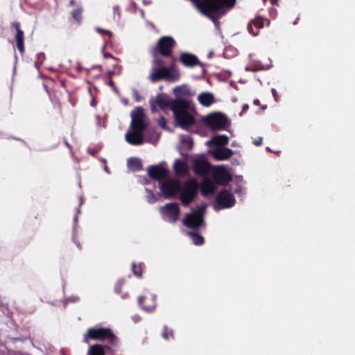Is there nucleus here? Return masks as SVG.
I'll use <instances>...</instances> for the list:
<instances>
[{
	"instance_id": "6ab92c4d",
	"label": "nucleus",
	"mask_w": 355,
	"mask_h": 355,
	"mask_svg": "<svg viewBox=\"0 0 355 355\" xmlns=\"http://www.w3.org/2000/svg\"><path fill=\"white\" fill-rule=\"evenodd\" d=\"M214 180L220 185L225 186L232 181V178L230 173L225 169H220L214 173Z\"/></svg>"
},
{
	"instance_id": "423d86ee",
	"label": "nucleus",
	"mask_w": 355,
	"mask_h": 355,
	"mask_svg": "<svg viewBox=\"0 0 355 355\" xmlns=\"http://www.w3.org/2000/svg\"><path fill=\"white\" fill-rule=\"evenodd\" d=\"M205 212V206H199L192 213L187 214L184 220L183 224L189 227L198 229L204 224L203 216Z\"/></svg>"
},
{
	"instance_id": "052dcab7",
	"label": "nucleus",
	"mask_w": 355,
	"mask_h": 355,
	"mask_svg": "<svg viewBox=\"0 0 355 355\" xmlns=\"http://www.w3.org/2000/svg\"><path fill=\"white\" fill-rule=\"evenodd\" d=\"M105 33L109 34V35H111V33L110 31H105Z\"/></svg>"
},
{
	"instance_id": "c03bdc74",
	"label": "nucleus",
	"mask_w": 355,
	"mask_h": 355,
	"mask_svg": "<svg viewBox=\"0 0 355 355\" xmlns=\"http://www.w3.org/2000/svg\"><path fill=\"white\" fill-rule=\"evenodd\" d=\"M271 91H272V95H273V96H274L275 99L276 101H277V92H276V90H275V89H272V90H271Z\"/></svg>"
},
{
	"instance_id": "ddd939ff",
	"label": "nucleus",
	"mask_w": 355,
	"mask_h": 355,
	"mask_svg": "<svg viewBox=\"0 0 355 355\" xmlns=\"http://www.w3.org/2000/svg\"><path fill=\"white\" fill-rule=\"evenodd\" d=\"M192 168L196 175L205 176L211 169V164L204 157L197 158L193 161Z\"/></svg>"
},
{
	"instance_id": "b1692460",
	"label": "nucleus",
	"mask_w": 355,
	"mask_h": 355,
	"mask_svg": "<svg viewBox=\"0 0 355 355\" xmlns=\"http://www.w3.org/2000/svg\"><path fill=\"white\" fill-rule=\"evenodd\" d=\"M198 99L201 105L210 106L214 102V96L211 93L202 92L198 95Z\"/></svg>"
},
{
	"instance_id": "9d476101",
	"label": "nucleus",
	"mask_w": 355,
	"mask_h": 355,
	"mask_svg": "<svg viewBox=\"0 0 355 355\" xmlns=\"http://www.w3.org/2000/svg\"><path fill=\"white\" fill-rule=\"evenodd\" d=\"M160 189L166 198L175 196L181 189L180 182L175 179H170L163 182Z\"/></svg>"
},
{
	"instance_id": "6e6d98bb",
	"label": "nucleus",
	"mask_w": 355,
	"mask_h": 355,
	"mask_svg": "<svg viewBox=\"0 0 355 355\" xmlns=\"http://www.w3.org/2000/svg\"><path fill=\"white\" fill-rule=\"evenodd\" d=\"M128 296L127 293H125L124 295H122V298H125Z\"/></svg>"
},
{
	"instance_id": "f257e3e1",
	"label": "nucleus",
	"mask_w": 355,
	"mask_h": 355,
	"mask_svg": "<svg viewBox=\"0 0 355 355\" xmlns=\"http://www.w3.org/2000/svg\"><path fill=\"white\" fill-rule=\"evenodd\" d=\"M177 45L172 36L161 37L156 44L148 49L154 67H175L178 58L173 52Z\"/></svg>"
},
{
	"instance_id": "2eb2a0df",
	"label": "nucleus",
	"mask_w": 355,
	"mask_h": 355,
	"mask_svg": "<svg viewBox=\"0 0 355 355\" xmlns=\"http://www.w3.org/2000/svg\"><path fill=\"white\" fill-rule=\"evenodd\" d=\"M148 176L155 180L162 181L168 175V170L161 165H151L148 168Z\"/></svg>"
},
{
	"instance_id": "f8f14e48",
	"label": "nucleus",
	"mask_w": 355,
	"mask_h": 355,
	"mask_svg": "<svg viewBox=\"0 0 355 355\" xmlns=\"http://www.w3.org/2000/svg\"><path fill=\"white\" fill-rule=\"evenodd\" d=\"M216 203L223 209L231 208L236 202L234 195L226 189L221 190L216 197Z\"/></svg>"
},
{
	"instance_id": "4be33fe9",
	"label": "nucleus",
	"mask_w": 355,
	"mask_h": 355,
	"mask_svg": "<svg viewBox=\"0 0 355 355\" xmlns=\"http://www.w3.org/2000/svg\"><path fill=\"white\" fill-rule=\"evenodd\" d=\"M175 173L178 176L186 175L189 172V167L187 163L181 159H176L173 164Z\"/></svg>"
},
{
	"instance_id": "473e14b6",
	"label": "nucleus",
	"mask_w": 355,
	"mask_h": 355,
	"mask_svg": "<svg viewBox=\"0 0 355 355\" xmlns=\"http://www.w3.org/2000/svg\"><path fill=\"white\" fill-rule=\"evenodd\" d=\"M114 74H116V73L114 71H109L107 72V76H108V78H109L108 85L110 87H112L113 88V89L116 90V88L115 87L114 83V81L112 79V75H114Z\"/></svg>"
},
{
	"instance_id": "e2e57ef3",
	"label": "nucleus",
	"mask_w": 355,
	"mask_h": 355,
	"mask_svg": "<svg viewBox=\"0 0 355 355\" xmlns=\"http://www.w3.org/2000/svg\"><path fill=\"white\" fill-rule=\"evenodd\" d=\"M74 220H75V222L77 220V216H75Z\"/></svg>"
},
{
	"instance_id": "79ce46f5",
	"label": "nucleus",
	"mask_w": 355,
	"mask_h": 355,
	"mask_svg": "<svg viewBox=\"0 0 355 355\" xmlns=\"http://www.w3.org/2000/svg\"><path fill=\"white\" fill-rule=\"evenodd\" d=\"M89 329L85 333V338L84 340L86 343H88L89 341Z\"/></svg>"
},
{
	"instance_id": "2f4dec72",
	"label": "nucleus",
	"mask_w": 355,
	"mask_h": 355,
	"mask_svg": "<svg viewBox=\"0 0 355 355\" xmlns=\"http://www.w3.org/2000/svg\"><path fill=\"white\" fill-rule=\"evenodd\" d=\"M162 336L163 338L166 340H170L171 338H174L173 331L171 329H169L166 326L163 328Z\"/></svg>"
},
{
	"instance_id": "7ed1b4c3",
	"label": "nucleus",
	"mask_w": 355,
	"mask_h": 355,
	"mask_svg": "<svg viewBox=\"0 0 355 355\" xmlns=\"http://www.w3.org/2000/svg\"><path fill=\"white\" fill-rule=\"evenodd\" d=\"M199 185L195 178H190L184 182L180 191V200L183 206H189L196 198Z\"/></svg>"
},
{
	"instance_id": "864d4df0",
	"label": "nucleus",
	"mask_w": 355,
	"mask_h": 355,
	"mask_svg": "<svg viewBox=\"0 0 355 355\" xmlns=\"http://www.w3.org/2000/svg\"><path fill=\"white\" fill-rule=\"evenodd\" d=\"M299 20V17L296 18V19L295 20V21L293 22V24L295 25L297 24V21Z\"/></svg>"
},
{
	"instance_id": "a18cd8bd",
	"label": "nucleus",
	"mask_w": 355,
	"mask_h": 355,
	"mask_svg": "<svg viewBox=\"0 0 355 355\" xmlns=\"http://www.w3.org/2000/svg\"><path fill=\"white\" fill-rule=\"evenodd\" d=\"M13 25H14L17 32H18V31H21L19 28V24L18 22L13 24Z\"/></svg>"
},
{
	"instance_id": "e433bc0d",
	"label": "nucleus",
	"mask_w": 355,
	"mask_h": 355,
	"mask_svg": "<svg viewBox=\"0 0 355 355\" xmlns=\"http://www.w3.org/2000/svg\"><path fill=\"white\" fill-rule=\"evenodd\" d=\"M79 300V297L77 295H72L66 299L67 302H75Z\"/></svg>"
},
{
	"instance_id": "a19ab883",
	"label": "nucleus",
	"mask_w": 355,
	"mask_h": 355,
	"mask_svg": "<svg viewBox=\"0 0 355 355\" xmlns=\"http://www.w3.org/2000/svg\"><path fill=\"white\" fill-rule=\"evenodd\" d=\"M263 69L264 68H248V67H246L245 70L246 71H259V70H261V69Z\"/></svg>"
},
{
	"instance_id": "f704fd0d",
	"label": "nucleus",
	"mask_w": 355,
	"mask_h": 355,
	"mask_svg": "<svg viewBox=\"0 0 355 355\" xmlns=\"http://www.w3.org/2000/svg\"><path fill=\"white\" fill-rule=\"evenodd\" d=\"M158 124L162 128H165L166 126V119L164 116H160L158 119Z\"/></svg>"
},
{
	"instance_id": "f03ea898",
	"label": "nucleus",
	"mask_w": 355,
	"mask_h": 355,
	"mask_svg": "<svg viewBox=\"0 0 355 355\" xmlns=\"http://www.w3.org/2000/svg\"><path fill=\"white\" fill-rule=\"evenodd\" d=\"M189 101L178 98L173 101L171 111L173 113L174 119L177 124L182 129H187L196 123V119L191 110Z\"/></svg>"
},
{
	"instance_id": "c9c22d12",
	"label": "nucleus",
	"mask_w": 355,
	"mask_h": 355,
	"mask_svg": "<svg viewBox=\"0 0 355 355\" xmlns=\"http://www.w3.org/2000/svg\"><path fill=\"white\" fill-rule=\"evenodd\" d=\"M123 284V281H119L117 282V284L115 286L116 292H117L118 293H121V289Z\"/></svg>"
},
{
	"instance_id": "ea45409f",
	"label": "nucleus",
	"mask_w": 355,
	"mask_h": 355,
	"mask_svg": "<svg viewBox=\"0 0 355 355\" xmlns=\"http://www.w3.org/2000/svg\"><path fill=\"white\" fill-rule=\"evenodd\" d=\"M113 11L114 14H117L119 17H120V9L118 6H115L113 7Z\"/></svg>"
},
{
	"instance_id": "7c9ffc66",
	"label": "nucleus",
	"mask_w": 355,
	"mask_h": 355,
	"mask_svg": "<svg viewBox=\"0 0 355 355\" xmlns=\"http://www.w3.org/2000/svg\"><path fill=\"white\" fill-rule=\"evenodd\" d=\"M182 144L187 150H191L193 147V140L191 137L186 136L182 138Z\"/></svg>"
},
{
	"instance_id": "6e6552de",
	"label": "nucleus",
	"mask_w": 355,
	"mask_h": 355,
	"mask_svg": "<svg viewBox=\"0 0 355 355\" xmlns=\"http://www.w3.org/2000/svg\"><path fill=\"white\" fill-rule=\"evenodd\" d=\"M131 119V129L144 131L148 125L144 109L141 107H137L132 111Z\"/></svg>"
},
{
	"instance_id": "a211bd4d",
	"label": "nucleus",
	"mask_w": 355,
	"mask_h": 355,
	"mask_svg": "<svg viewBox=\"0 0 355 355\" xmlns=\"http://www.w3.org/2000/svg\"><path fill=\"white\" fill-rule=\"evenodd\" d=\"M212 157L217 161L228 159L234 154L232 150L226 147H216L211 152Z\"/></svg>"
},
{
	"instance_id": "1a4fd4ad",
	"label": "nucleus",
	"mask_w": 355,
	"mask_h": 355,
	"mask_svg": "<svg viewBox=\"0 0 355 355\" xmlns=\"http://www.w3.org/2000/svg\"><path fill=\"white\" fill-rule=\"evenodd\" d=\"M193 2L197 9L204 15L211 17V14L219 12L220 8L218 3H215L212 1L207 0H190Z\"/></svg>"
},
{
	"instance_id": "393cba45",
	"label": "nucleus",
	"mask_w": 355,
	"mask_h": 355,
	"mask_svg": "<svg viewBox=\"0 0 355 355\" xmlns=\"http://www.w3.org/2000/svg\"><path fill=\"white\" fill-rule=\"evenodd\" d=\"M209 142L214 144L216 147H224L228 144L229 137L225 135H219L214 137Z\"/></svg>"
},
{
	"instance_id": "c756f323",
	"label": "nucleus",
	"mask_w": 355,
	"mask_h": 355,
	"mask_svg": "<svg viewBox=\"0 0 355 355\" xmlns=\"http://www.w3.org/2000/svg\"><path fill=\"white\" fill-rule=\"evenodd\" d=\"M17 47L22 53L24 51V32L18 31L16 34Z\"/></svg>"
},
{
	"instance_id": "4d7b16f0",
	"label": "nucleus",
	"mask_w": 355,
	"mask_h": 355,
	"mask_svg": "<svg viewBox=\"0 0 355 355\" xmlns=\"http://www.w3.org/2000/svg\"><path fill=\"white\" fill-rule=\"evenodd\" d=\"M266 107H267V106H266H266H262V107H261V109H262V110H265V109H266Z\"/></svg>"
},
{
	"instance_id": "4c0bfd02",
	"label": "nucleus",
	"mask_w": 355,
	"mask_h": 355,
	"mask_svg": "<svg viewBox=\"0 0 355 355\" xmlns=\"http://www.w3.org/2000/svg\"><path fill=\"white\" fill-rule=\"evenodd\" d=\"M96 119L97 126L101 127L103 125L102 123H104L103 119H101L99 116H96Z\"/></svg>"
},
{
	"instance_id": "0e129e2a",
	"label": "nucleus",
	"mask_w": 355,
	"mask_h": 355,
	"mask_svg": "<svg viewBox=\"0 0 355 355\" xmlns=\"http://www.w3.org/2000/svg\"><path fill=\"white\" fill-rule=\"evenodd\" d=\"M112 67H116V64H112Z\"/></svg>"
},
{
	"instance_id": "a878e982",
	"label": "nucleus",
	"mask_w": 355,
	"mask_h": 355,
	"mask_svg": "<svg viewBox=\"0 0 355 355\" xmlns=\"http://www.w3.org/2000/svg\"><path fill=\"white\" fill-rule=\"evenodd\" d=\"M128 168L133 171H139L142 169L141 161L137 157H131L128 160Z\"/></svg>"
},
{
	"instance_id": "dca6fc26",
	"label": "nucleus",
	"mask_w": 355,
	"mask_h": 355,
	"mask_svg": "<svg viewBox=\"0 0 355 355\" xmlns=\"http://www.w3.org/2000/svg\"><path fill=\"white\" fill-rule=\"evenodd\" d=\"M265 21L267 22L268 25L270 24V21L261 17L251 19L247 26L248 31L254 36L258 35L259 30L263 28Z\"/></svg>"
},
{
	"instance_id": "cd10ccee",
	"label": "nucleus",
	"mask_w": 355,
	"mask_h": 355,
	"mask_svg": "<svg viewBox=\"0 0 355 355\" xmlns=\"http://www.w3.org/2000/svg\"><path fill=\"white\" fill-rule=\"evenodd\" d=\"M188 235L192 239L193 243L196 245H201L204 244V237L197 232H188Z\"/></svg>"
},
{
	"instance_id": "8fccbe9b",
	"label": "nucleus",
	"mask_w": 355,
	"mask_h": 355,
	"mask_svg": "<svg viewBox=\"0 0 355 355\" xmlns=\"http://www.w3.org/2000/svg\"><path fill=\"white\" fill-rule=\"evenodd\" d=\"M212 55H213V52L209 51L207 55V58H211L212 57Z\"/></svg>"
},
{
	"instance_id": "3c124183",
	"label": "nucleus",
	"mask_w": 355,
	"mask_h": 355,
	"mask_svg": "<svg viewBox=\"0 0 355 355\" xmlns=\"http://www.w3.org/2000/svg\"><path fill=\"white\" fill-rule=\"evenodd\" d=\"M277 2H278V0H270V3H271V4H272V5H275V4H277Z\"/></svg>"
},
{
	"instance_id": "412c9836",
	"label": "nucleus",
	"mask_w": 355,
	"mask_h": 355,
	"mask_svg": "<svg viewBox=\"0 0 355 355\" xmlns=\"http://www.w3.org/2000/svg\"><path fill=\"white\" fill-rule=\"evenodd\" d=\"M173 100H169L168 96L164 94H158L155 98V103L162 110H164L168 107H169L171 110V105L173 104Z\"/></svg>"
},
{
	"instance_id": "5701e85b",
	"label": "nucleus",
	"mask_w": 355,
	"mask_h": 355,
	"mask_svg": "<svg viewBox=\"0 0 355 355\" xmlns=\"http://www.w3.org/2000/svg\"><path fill=\"white\" fill-rule=\"evenodd\" d=\"M215 191V185L209 178H205L202 182L200 191L202 196H207L214 193Z\"/></svg>"
},
{
	"instance_id": "58836bf2",
	"label": "nucleus",
	"mask_w": 355,
	"mask_h": 355,
	"mask_svg": "<svg viewBox=\"0 0 355 355\" xmlns=\"http://www.w3.org/2000/svg\"><path fill=\"white\" fill-rule=\"evenodd\" d=\"M262 141H263L262 137H258L257 139H255L254 141V144L256 146H260V145H261Z\"/></svg>"
},
{
	"instance_id": "39448f33",
	"label": "nucleus",
	"mask_w": 355,
	"mask_h": 355,
	"mask_svg": "<svg viewBox=\"0 0 355 355\" xmlns=\"http://www.w3.org/2000/svg\"><path fill=\"white\" fill-rule=\"evenodd\" d=\"M90 340L105 341L114 345L117 343L118 338L110 328L92 327L90 328Z\"/></svg>"
},
{
	"instance_id": "680f3d73",
	"label": "nucleus",
	"mask_w": 355,
	"mask_h": 355,
	"mask_svg": "<svg viewBox=\"0 0 355 355\" xmlns=\"http://www.w3.org/2000/svg\"><path fill=\"white\" fill-rule=\"evenodd\" d=\"M105 170L106 171H107V166H105Z\"/></svg>"
},
{
	"instance_id": "603ef678",
	"label": "nucleus",
	"mask_w": 355,
	"mask_h": 355,
	"mask_svg": "<svg viewBox=\"0 0 355 355\" xmlns=\"http://www.w3.org/2000/svg\"><path fill=\"white\" fill-rule=\"evenodd\" d=\"M91 105H92V106H95V105H96L94 99H93V100L92 101V102H91Z\"/></svg>"
},
{
	"instance_id": "20e7f679",
	"label": "nucleus",
	"mask_w": 355,
	"mask_h": 355,
	"mask_svg": "<svg viewBox=\"0 0 355 355\" xmlns=\"http://www.w3.org/2000/svg\"><path fill=\"white\" fill-rule=\"evenodd\" d=\"M202 123L211 130H225L228 125L227 117L221 112H211L203 116Z\"/></svg>"
},
{
	"instance_id": "72a5a7b5",
	"label": "nucleus",
	"mask_w": 355,
	"mask_h": 355,
	"mask_svg": "<svg viewBox=\"0 0 355 355\" xmlns=\"http://www.w3.org/2000/svg\"><path fill=\"white\" fill-rule=\"evenodd\" d=\"M81 13H82V9L81 8H77L76 10H74L72 12V16L78 21H80V20L81 19Z\"/></svg>"
},
{
	"instance_id": "de8ad7c7",
	"label": "nucleus",
	"mask_w": 355,
	"mask_h": 355,
	"mask_svg": "<svg viewBox=\"0 0 355 355\" xmlns=\"http://www.w3.org/2000/svg\"><path fill=\"white\" fill-rule=\"evenodd\" d=\"M105 58H108V57H109V58H112V59H114V60H118V59H117V58H115L114 57H113V56H112V55H110V54H105Z\"/></svg>"
},
{
	"instance_id": "c85d7f7f",
	"label": "nucleus",
	"mask_w": 355,
	"mask_h": 355,
	"mask_svg": "<svg viewBox=\"0 0 355 355\" xmlns=\"http://www.w3.org/2000/svg\"><path fill=\"white\" fill-rule=\"evenodd\" d=\"M145 268V266L143 263H140L139 264L132 263V270L133 274L137 277H141L142 273L144 271V269Z\"/></svg>"
},
{
	"instance_id": "49530a36",
	"label": "nucleus",
	"mask_w": 355,
	"mask_h": 355,
	"mask_svg": "<svg viewBox=\"0 0 355 355\" xmlns=\"http://www.w3.org/2000/svg\"><path fill=\"white\" fill-rule=\"evenodd\" d=\"M253 103L255 105H260V101L259 99H254L253 101Z\"/></svg>"
},
{
	"instance_id": "5fc2aeb1",
	"label": "nucleus",
	"mask_w": 355,
	"mask_h": 355,
	"mask_svg": "<svg viewBox=\"0 0 355 355\" xmlns=\"http://www.w3.org/2000/svg\"><path fill=\"white\" fill-rule=\"evenodd\" d=\"M98 32H102L103 31L100 28H96Z\"/></svg>"
},
{
	"instance_id": "09e8293b",
	"label": "nucleus",
	"mask_w": 355,
	"mask_h": 355,
	"mask_svg": "<svg viewBox=\"0 0 355 355\" xmlns=\"http://www.w3.org/2000/svg\"><path fill=\"white\" fill-rule=\"evenodd\" d=\"M248 108H249V105L248 104L243 105V111L248 110Z\"/></svg>"
},
{
	"instance_id": "bb28decb",
	"label": "nucleus",
	"mask_w": 355,
	"mask_h": 355,
	"mask_svg": "<svg viewBox=\"0 0 355 355\" xmlns=\"http://www.w3.org/2000/svg\"><path fill=\"white\" fill-rule=\"evenodd\" d=\"M105 348H109V347L99 344L93 345L90 346V355H105Z\"/></svg>"
},
{
	"instance_id": "4468645a",
	"label": "nucleus",
	"mask_w": 355,
	"mask_h": 355,
	"mask_svg": "<svg viewBox=\"0 0 355 355\" xmlns=\"http://www.w3.org/2000/svg\"><path fill=\"white\" fill-rule=\"evenodd\" d=\"M178 61L185 67H205L196 55L189 52H181Z\"/></svg>"
},
{
	"instance_id": "f3484780",
	"label": "nucleus",
	"mask_w": 355,
	"mask_h": 355,
	"mask_svg": "<svg viewBox=\"0 0 355 355\" xmlns=\"http://www.w3.org/2000/svg\"><path fill=\"white\" fill-rule=\"evenodd\" d=\"M142 130L131 129L125 134V140L131 145L138 146L144 143V135Z\"/></svg>"
},
{
	"instance_id": "9b49d317",
	"label": "nucleus",
	"mask_w": 355,
	"mask_h": 355,
	"mask_svg": "<svg viewBox=\"0 0 355 355\" xmlns=\"http://www.w3.org/2000/svg\"><path fill=\"white\" fill-rule=\"evenodd\" d=\"M161 213L168 218L171 223H175L180 214V209L176 202H169L160 208Z\"/></svg>"
},
{
	"instance_id": "37998d69",
	"label": "nucleus",
	"mask_w": 355,
	"mask_h": 355,
	"mask_svg": "<svg viewBox=\"0 0 355 355\" xmlns=\"http://www.w3.org/2000/svg\"><path fill=\"white\" fill-rule=\"evenodd\" d=\"M150 109H151V111L153 112L157 111V108H156L155 104L154 103H151Z\"/></svg>"
},
{
	"instance_id": "bf43d9fd",
	"label": "nucleus",
	"mask_w": 355,
	"mask_h": 355,
	"mask_svg": "<svg viewBox=\"0 0 355 355\" xmlns=\"http://www.w3.org/2000/svg\"><path fill=\"white\" fill-rule=\"evenodd\" d=\"M52 71H55V68H53V67H51L50 68Z\"/></svg>"
},
{
	"instance_id": "aec40b11",
	"label": "nucleus",
	"mask_w": 355,
	"mask_h": 355,
	"mask_svg": "<svg viewBox=\"0 0 355 355\" xmlns=\"http://www.w3.org/2000/svg\"><path fill=\"white\" fill-rule=\"evenodd\" d=\"M138 303L146 311H151L155 308V300L153 296H140L138 298Z\"/></svg>"
},
{
	"instance_id": "13d9d810",
	"label": "nucleus",
	"mask_w": 355,
	"mask_h": 355,
	"mask_svg": "<svg viewBox=\"0 0 355 355\" xmlns=\"http://www.w3.org/2000/svg\"><path fill=\"white\" fill-rule=\"evenodd\" d=\"M73 2H74L73 0H71V2H70L71 5H73Z\"/></svg>"
},
{
	"instance_id": "0eeeda50",
	"label": "nucleus",
	"mask_w": 355,
	"mask_h": 355,
	"mask_svg": "<svg viewBox=\"0 0 355 355\" xmlns=\"http://www.w3.org/2000/svg\"><path fill=\"white\" fill-rule=\"evenodd\" d=\"M180 73L177 68H157L151 74L150 80L157 82L161 80L174 82L179 79Z\"/></svg>"
}]
</instances>
